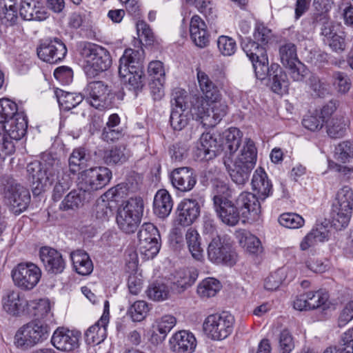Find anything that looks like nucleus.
Returning <instances> with one entry per match:
<instances>
[{"label": "nucleus", "mask_w": 353, "mask_h": 353, "mask_svg": "<svg viewBox=\"0 0 353 353\" xmlns=\"http://www.w3.org/2000/svg\"><path fill=\"white\" fill-rule=\"evenodd\" d=\"M27 172L34 196L40 195L54 184L52 194L54 201L62 198L72 183L68 174L61 172L59 160L49 153L43 154L41 161L28 163Z\"/></svg>", "instance_id": "1"}, {"label": "nucleus", "mask_w": 353, "mask_h": 353, "mask_svg": "<svg viewBox=\"0 0 353 353\" xmlns=\"http://www.w3.org/2000/svg\"><path fill=\"white\" fill-rule=\"evenodd\" d=\"M232 157L223 156V164L232 181L239 185H244L256 162L257 150L254 141L251 139L246 141L234 161Z\"/></svg>", "instance_id": "2"}, {"label": "nucleus", "mask_w": 353, "mask_h": 353, "mask_svg": "<svg viewBox=\"0 0 353 353\" xmlns=\"http://www.w3.org/2000/svg\"><path fill=\"white\" fill-rule=\"evenodd\" d=\"M78 51L86 63L84 71L88 78H94L99 73L108 70L112 65L110 52L101 46L82 41L78 45Z\"/></svg>", "instance_id": "3"}, {"label": "nucleus", "mask_w": 353, "mask_h": 353, "mask_svg": "<svg viewBox=\"0 0 353 353\" xmlns=\"http://www.w3.org/2000/svg\"><path fill=\"white\" fill-rule=\"evenodd\" d=\"M0 192L4 203L15 214L25 211L30 202L29 190L8 175L0 179Z\"/></svg>", "instance_id": "4"}, {"label": "nucleus", "mask_w": 353, "mask_h": 353, "mask_svg": "<svg viewBox=\"0 0 353 353\" xmlns=\"http://www.w3.org/2000/svg\"><path fill=\"white\" fill-rule=\"evenodd\" d=\"M3 134L0 132V160L3 161L7 156L11 155L15 151L13 142L19 141L26 134L28 129V119L23 112H20L3 125Z\"/></svg>", "instance_id": "5"}, {"label": "nucleus", "mask_w": 353, "mask_h": 353, "mask_svg": "<svg viewBox=\"0 0 353 353\" xmlns=\"http://www.w3.org/2000/svg\"><path fill=\"white\" fill-rule=\"evenodd\" d=\"M143 208L141 197L130 198L117 209L116 221L119 228L126 234L135 232L141 223Z\"/></svg>", "instance_id": "6"}, {"label": "nucleus", "mask_w": 353, "mask_h": 353, "mask_svg": "<svg viewBox=\"0 0 353 353\" xmlns=\"http://www.w3.org/2000/svg\"><path fill=\"white\" fill-rule=\"evenodd\" d=\"M50 324L34 319L23 325L14 335V344L18 347L28 348L46 341L50 334Z\"/></svg>", "instance_id": "7"}, {"label": "nucleus", "mask_w": 353, "mask_h": 353, "mask_svg": "<svg viewBox=\"0 0 353 353\" xmlns=\"http://www.w3.org/2000/svg\"><path fill=\"white\" fill-rule=\"evenodd\" d=\"M234 323V316L223 312L221 314L208 316L204 321L203 329L208 338L223 340L232 332Z\"/></svg>", "instance_id": "8"}, {"label": "nucleus", "mask_w": 353, "mask_h": 353, "mask_svg": "<svg viewBox=\"0 0 353 353\" xmlns=\"http://www.w3.org/2000/svg\"><path fill=\"white\" fill-rule=\"evenodd\" d=\"M84 91L88 95L86 100L95 108L103 110L113 107L116 94L112 91L111 86L103 81L90 82Z\"/></svg>", "instance_id": "9"}, {"label": "nucleus", "mask_w": 353, "mask_h": 353, "mask_svg": "<svg viewBox=\"0 0 353 353\" xmlns=\"http://www.w3.org/2000/svg\"><path fill=\"white\" fill-rule=\"evenodd\" d=\"M137 237L138 248L146 258H154L161 248V235L158 228L151 223H144L140 228Z\"/></svg>", "instance_id": "10"}, {"label": "nucleus", "mask_w": 353, "mask_h": 353, "mask_svg": "<svg viewBox=\"0 0 353 353\" xmlns=\"http://www.w3.org/2000/svg\"><path fill=\"white\" fill-rule=\"evenodd\" d=\"M204 202L201 193L192 194L189 198L183 199L177 205V223L183 227L191 225L200 216L201 205Z\"/></svg>", "instance_id": "11"}, {"label": "nucleus", "mask_w": 353, "mask_h": 353, "mask_svg": "<svg viewBox=\"0 0 353 353\" xmlns=\"http://www.w3.org/2000/svg\"><path fill=\"white\" fill-rule=\"evenodd\" d=\"M207 254L208 259L215 264L233 266L236 262L237 254L232 244L220 236L211 240L207 248Z\"/></svg>", "instance_id": "12"}, {"label": "nucleus", "mask_w": 353, "mask_h": 353, "mask_svg": "<svg viewBox=\"0 0 353 353\" xmlns=\"http://www.w3.org/2000/svg\"><path fill=\"white\" fill-rule=\"evenodd\" d=\"M337 200L332 224L336 230H341L348 225L352 214L353 191L347 186L343 188L337 193Z\"/></svg>", "instance_id": "13"}, {"label": "nucleus", "mask_w": 353, "mask_h": 353, "mask_svg": "<svg viewBox=\"0 0 353 353\" xmlns=\"http://www.w3.org/2000/svg\"><path fill=\"white\" fill-rule=\"evenodd\" d=\"M112 176V171L109 168L103 166L94 167L81 172V181L79 184L93 199L94 192L105 187Z\"/></svg>", "instance_id": "14"}, {"label": "nucleus", "mask_w": 353, "mask_h": 353, "mask_svg": "<svg viewBox=\"0 0 353 353\" xmlns=\"http://www.w3.org/2000/svg\"><path fill=\"white\" fill-rule=\"evenodd\" d=\"M11 276L16 286L24 290L33 289L41 277V270L32 263H21L15 266Z\"/></svg>", "instance_id": "15"}, {"label": "nucleus", "mask_w": 353, "mask_h": 353, "mask_svg": "<svg viewBox=\"0 0 353 353\" xmlns=\"http://www.w3.org/2000/svg\"><path fill=\"white\" fill-rule=\"evenodd\" d=\"M246 40L242 43V48L252 63L256 77H262L265 72L268 71L269 63L267 47L254 41L250 38Z\"/></svg>", "instance_id": "16"}, {"label": "nucleus", "mask_w": 353, "mask_h": 353, "mask_svg": "<svg viewBox=\"0 0 353 353\" xmlns=\"http://www.w3.org/2000/svg\"><path fill=\"white\" fill-rule=\"evenodd\" d=\"M126 185L123 183H119L109 189L103 194L107 200L103 199L96 205L95 214L97 219L102 221L108 220L109 217L113 214L118 199L123 198L124 194H126Z\"/></svg>", "instance_id": "17"}, {"label": "nucleus", "mask_w": 353, "mask_h": 353, "mask_svg": "<svg viewBox=\"0 0 353 353\" xmlns=\"http://www.w3.org/2000/svg\"><path fill=\"white\" fill-rule=\"evenodd\" d=\"M67 51L64 43L57 37L45 40L37 48L38 57L50 63H56L63 60Z\"/></svg>", "instance_id": "18"}, {"label": "nucleus", "mask_w": 353, "mask_h": 353, "mask_svg": "<svg viewBox=\"0 0 353 353\" xmlns=\"http://www.w3.org/2000/svg\"><path fill=\"white\" fill-rule=\"evenodd\" d=\"M81 337V334L79 331L59 327L52 336L51 343L58 350L69 353L79 348Z\"/></svg>", "instance_id": "19"}, {"label": "nucleus", "mask_w": 353, "mask_h": 353, "mask_svg": "<svg viewBox=\"0 0 353 353\" xmlns=\"http://www.w3.org/2000/svg\"><path fill=\"white\" fill-rule=\"evenodd\" d=\"M172 186L180 192L192 190L197 181L196 171L190 167H180L174 169L170 174Z\"/></svg>", "instance_id": "20"}, {"label": "nucleus", "mask_w": 353, "mask_h": 353, "mask_svg": "<svg viewBox=\"0 0 353 353\" xmlns=\"http://www.w3.org/2000/svg\"><path fill=\"white\" fill-rule=\"evenodd\" d=\"M268 77V85L276 94H282L288 91L289 87V81L286 72L277 63L268 65V71L265 72L262 77H256L259 79L263 80Z\"/></svg>", "instance_id": "21"}, {"label": "nucleus", "mask_w": 353, "mask_h": 353, "mask_svg": "<svg viewBox=\"0 0 353 353\" xmlns=\"http://www.w3.org/2000/svg\"><path fill=\"white\" fill-rule=\"evenodd\" d=\"M200 141L199 155L205 160L212 159L223 152L222 137L217 131L203 133Z\"/></svg>", "instance_id": "22"}, {"label": "nucleus", "mask_w": 353, "mask_h": 353, "mask_svg": "<svg viewBox=\"0 0 353 353\" xmlns=\"http://www.w3.org/2000/svg\"><path fill=\"white\" fill-rule=\"evenodd\" d=\"M39 257L48 274L56 275L63 272L65 262L57 250L44 246L40 248Z\"/></svg>", "instance_id": "23"}, {"label": "nucleus", "mask_w": 353, "mask_h": 353, "mask_svg": "<svg viewBox=\"0 0 353 353\" xmlns=\"http://www.w3.org/2000/svg\"><path fill=\"white\" fill-rule=\"evenodd\" d=\"M143 59L138 50L132 48L125 49L119 59V75L122 81H125L126 74L130 72L144 71Z\"/></svg>", "instance_id": "24"}, {"label": "nucleus", "mask_w": 353, "mask_h": 353, "mask_svg": "<svg viewBox=\"0 0 353 353\" xmlns=\"http://www.w3.org/2000/svg\"><path fill=\"white\" fill-rule=\"evenodd\" d=\"M259 196L251 192H242L236 200L243 218L255 219L261 212Z\"/></svg>", "instance_id": "25"}, {"label": "nucleus", "mask_w": 353, "mask_h": 353, "mask_svg": "<svg viewBox=\"0 0 353 353\" xmlns=\"http://www.w3.org/2000/svg\"><path fill=\"white\" fill-rule=\"evenodd\" d=\"M214 208L217 216L225 225L235 226L240 220V210L236 203L232 201L222 203L216 199Z\"/></svg>", "instance_id": "26"}, {"label": "nucleus", "mask_w": 353, "mask_h": 353, "mask_svg": "<svg viewBox=\"0 0 353 353\" xmlns=\"http://www.w3.org/2000/svg\"><path fill=\"white\" fill-rule=\"evenodd\" d=\"M28 303V301L18 291H9L2 298L3 310L14 316L26 314Z\"/></svg>", "instance_id": "27"}, {"label": "nucleus", "mask_w": 353, "mask_h": 353, "mask_svg": "<svg viewBox=\"0 0 353 353\" xmlns=\"http://www.w3.org/2000/svg\"><path fill=\"white\" fill-rule=\"evenodd\" d=\"M170 346L176 353H192L196 346V340L192 332L181 330L171 337Z\"/></svg>", "instance_id": "28"}, {"label": "nucleus", "mask_w": 353, "mask_h": 353, "mask_svg": "<svg viewBox=\"0 0 353 353\" xmlns=\"http://www.w3.org/2000/svg\"><path fill=\"white\" fill-rule=\"evenodd\" d=\"M251 185L252 190L256 192L263 201L272 194V184L268 174L261 167L258 168L252 176Z\"/></svg>", "instance_id": "29"}, {"label": "nucleus", "mask_w": 353, "mask_h": 353, "mask_svg": "<svg viewBox=\"0 0 353 353\" xmlns=\"http://www.w3.org/2000/svg\"><path fill=\"white\" fill-rule=\"evenodd\" d=\"M92 199L90 193L84 191L79 183V188L70 192L61 201L59 209L63 211L77 209Z\"/></svg>", "instance_id": "30"}, {"label": "nucleus", "mask_w": 353, "mask_h": 353, "mask_svg": "<svg viewBox=\"0 0 353 353\" xmlns=\"http://www.w3.org/2000/svg\"><path fill=\"white\" fill-rule=\"evenodd\" d=\"M190 33L196 46L204 48L209 43V37L205 22L198 15H194L190 21Z\"/></svg>", "instance_id": "31"}, {"label": "nucleus", "mask_w": 353, "mask_h": 353, "mask_svg": "<svg viewBox=\"0 0 353 353\" xmlns=\"http://www.w3.org/2000/svg\"><path fill=\"white\" fill-rule=\"evenodd\" d=\"M28 304L26 313L32 314L34 319L45 321L46 323L54 322L53 314L50 311V304L48 300L28 301Z\"/></svg>", "instance_id": "32"}, {"label": "nucleus", "mask_w": 353, "mask_h": 353, "mask_svg": "<svg viewBox=\"0 0 353 353\" xmlns=\"http://www.w3.org/2000/svg\"><path fill=\"white\" fill-rule=\"evenodd\" d=\"M153 204L154 214L161 219H165L172 210L173 201L168 190L161 189L157 192Z\"/></svg>", "instance_id": "33"}, {"label": "nucleus", "mask_w": 353, "mask_h": 353, "mask_svg": "<svg viewBox=\"0 0 353 353\" xmlns=\"http://www.w3.org/2000/svg\"><path fill=\"white\" fill-rule=\"evenodd\" d=\"M221 137L224 156L232 157L241 145L242 132L236 128H230Z\"/></svg>", "instance_id": "34"}, {"label": "nucleus", "mask_w": 353, "mask_h": 353, "mask_svg": "<svg viewBox=\"0 0 353 353\" xmlns=\"http://www.w3.org/2000/svg\"><path fill=\"white\" fill-rule=\"evenodd\" d=\"M73 267L81 275H89L93 270L92 262L87 252L83 250L73 251L70 254Z\"/></svg>", "instance_id": "35"}, {"label": "nucleus", "mask_w": 353, "mask_h": 353, "mask_svg": "<svg viewBox=\"0 0 353 353\" xmlns=\"http://www.w3.org/2000/svg\"><path fill=\"white\" fill-rule=\"evenodd\" d=\"M129 156L126 145L119 144L104 150L103 160L108 165H121L128 159Z\"/></svg>", "instance_id": "36"}, {"label": "nucleus", "mask_w": 353, "mask_h": 353, "mask_svg": "<svg viewBox=\"0 0 353 353\" xmlns=\"http://www.w3.org/2000/svg\"><path fill=\"white\" fill-rule=\"evenodd\" d=\"M197 79L200 88L207 101H214L220 99L221 93L219 90L204 72L198 71Z\"/></svg>", "instance_id": "37"}, {"label": "nucleus", "mask_w": 353, "mask_h": 353, "mask_svg": "<svg viewBox=\"0 0 353 353\" xmlns=\"http://www.w3.org/2000/svg\"><path fill=\"white\" fill-rule=\"evenodd\" d=\"M60 108L65 111H69L80 104L84 97L81 93L68 92L60 89L55 90Z\"/></svg>", "instance_id": "38"}, {"label": "nucleus", "mask_w": 353, "mask_h": 353, "mask_svg": "<svg viewBox=\"0 0 353 353\" xmlns=\"http://www.w3.org/2000/svg\"><path fill=\"white\" fill-rule=\"evenodd\" d=\"M186 243L192 256L196 261L203 259V248L201 246V237L194 228H189L185 234Z\"/></svg>", "instance_id": "39"}, {"label": "nucleus", "mask_w": 353, "mask_h": 353, "mask_svg": "<svg viewBox=\"0 0 353 353\" xmlns=\"http://www.w3.org/2000/svg\"><path fill=\"white\" fill-rule=\"evenodd\" d=\"M329 230L323 224L317 225L307 234L300 244L302 250H306L316 242H323L328 239Z\"/></svg>", "instance_id": "40"}, {"label": "nucleus", "mask_w": 353, "mask_h": 353, "mask_svg": "<svg viewBox=\"0 0 353 353\" xmlns=\"http://www.w3.org/2000/svg\"><path fill=\"white\" fill-rule=\"evenodd\" d=\"M307 85L314 98L323 99L330 94V83L316 74H312L310 76Z\"/></svg>", "instance_id": "41"}, {"label": "nucleus", "mask_w": 353, "mask_h": 353, "mask_svg": "<svg viewBox=\"0 0 353 353\" xmlns=\"http://www.w3.org/2000/svg\"><path fill=\"white\" fill-rule=\"evenodd\" d=\"M327 123V133L332 139L343 137L347 131L349 125L347 118L339 116L333 117Z\"/></svg>", "instance_id": "42"}, {"label": "nucleus", "mask_w": 353, "mask_h": 353, "mask_svg": "<svg viewBox=\"0 0 353 353\" xmlns=\"http://www.w3.org/2000/svg\"><path fill=\"white\" fill-rule=\"evenodd\" d=\"M176 322V319L173 316H163L153 331L152 339L155 340L157 343L164 341L167 334L173 328Z\"/></svg>", "instance_id": "43"}, {"label": "nucleus", "mask_w": 353, "mask_h": 353, "mask_svg": "<svg viewBox=\"0 0 353 353\" xmlns=\"http://www.w3.org/2000/svg\"><path fill=\"white\" fill-rule=\"evenodd\" d=\"M89 154L86 153L85 148H75L69 158V168L72 173L76 174L83 170L89 160Z\"/></svg>", "instance_id": "44"}, {"label": "nucleus", "mask_w": 353, "mask_h": 353, "mask_svg": "<svg viewBox=\"0 0 353 353\" xmlns=\"http://www.w3.org/2000/svg\"><path fill=\"white\" fill-rule=\"evenodd\" d=\"M279 54L281 62L285 67L299 60L297 56L296 46L290 41H284L280 43Z\"/></svg>", "instance_id": "45"}, {"label": "nucleus", "mask_w": 353, "mask_h": 353, "mask_svg": "<svg viewBox=\"0 0 353 353\" xmlns=\"http://www.w3.org/2000/svg\"><path fill=\"white\" fill-rule=\"evenodd\" d=\"M106 326L101 325L99 320L94 325L90 326L85 333V341L88 345H98L106 338Z\"/></svg>", "instance_id": "46"}, {"label": "nucleus", "mask_w": 353, "mask_h": 353, "mask_svg": "<svg viewBox=\"0 0 353 353\" xmlns=\"http://www.w3.org/2000/svg\"><path fill=\"white\" fill-rule=\"evenodd\" d=\"M177 275V280L174 283V290L178 293L184 292L193 285L198 277L196 270H183L179 272Z\"/></svg>", "instance_id": "47"}, {"label": "nucleus", "mask_w": 353, "mask_h": 353, "mask_svg": "<svg viewBox=\"0 0 353 353\" xmlns=\"http://www.w3.org/2000/svg\"><path fill=\"white\" fill-rule=\"evenodd\" d=\"M323 353H353V337L350 330L341 335L337 345L327 347Z\"/></svg>", "instance_id": "48"}, {"label": "nucleus", "mask_w": 353, "mask_h": 353, "mask_svg": "<svg viewBox=\"0 0 353 353\" xmlns=\"http://www.w3.org/2000/svg\"><path fill=\"white\" fill-rule=\"evenodd\" d=\"M15 102L8 99H0V123L5 125L11 121L17 114L19 113Z\"/></svg>", "instance_id": "49"}, {"label": "nucleus", "mask_w": 353, "mask_h": 353, "mask_svg": "<svg viewBox=\"0 0 353 353\" xmlns=\"http://www.w3.org/2000/svg\"><path fill=\"white\" fill-rule=\"evenodd\" d=\"M126 81H123L129 90H133L136 94L142 91L145 85V74L144 71L130 72L126 74Z\"/></svg>", "instance_id": "50"}, {"label": "nucleus", "mask_w": 353, "mask_h": 353, "mask_svg": "<svg viewBox=\"0 0 353 353\" xmlns=\"http://www.w3.org/2000/svg\"><path fill=\"white\" fill-rule=\"evenodd\" d=\"M220 282L214 278L204 279L197 288V293L201 297H212L220 290Z\"/></svg>", "instance_id": "51"}, {"label": "nucleus", "mask_w": 353, "mask_h": 353, "mask_svg": "<svg viewBox=\"0 0 353 353\" xmlns=\"http://www.w3.org/2000/svg\"><path fill=\"white\" fill-rule=\"evenodd\" d=\"M146 293L150 299L160 301L168 299L169 290L163 283L155 281L148 286Z\"/></svg>", "instance_id": "52"}, {"label": "nucleus", "mask_w": 353, "mask_h": 353, "mask_svg": "<svg viewBox=\"0 0 353 353\" xmlns=\"http://www.w3.org/2000/svg\"><path fill=\"white\" fill-rule=\"evenodd\" d=\"M306 295L307 299V308L309 310L324 306L329 299L328 293L321 290L316 292H306Z\"/></svg>", "instance_id": "53"}, {"label": "nucleus", "mask_w": 353, "mask_h": 353, "mask_svg": "<svg viewBox=\"0 0 353 353\" xmlns=\"http://www.w3.org/2000/svg\"><path fill=\"white\" fill-rule=\"evenodd\" d=\"M239 235L241 236L240 243H244V246L246 247V250L250 253L256 254L262 248L259 239L250 232L243 230Z\"/></svg>", "instance_id": "54"}, {"label": "nucleus", "mask_w": 353, "mask_h": 353, "mask_svg": "<svg viewBox=\"0 0 353 353\" xmlns=\"http://www.w3.org/2000/svg\"><path fill=\"white\" fill-rule=\"evenodd\" d=\"M279 223L288 228H299L303 225L304 219L301 216L296 213H283L279 217Z\"/></svg>", "instance_id": "55"}, {"label": "nucleus", "mask_w": 353, "mask_h": 353, "mask_svg": "<svg viewBox=\"0 0 353 353\" xmlns=\"http://www.w3.org/2000/svg\"><path fill=\"white\" fill-rule=\"evenodd\" d=\"M335 157L342 163L349 161L353 158V143L345 141L340 143L335 149Z\"/></svg>", "instance_id": "56"}, {"label": "nucleus", "mask_w": 353, "mask_h": 353, "mask_svg": "<svg viewBox=\"0 0 353 353\" xmlns=\"http://www.w3.org/2000/svg\"><path fill=\"white\" fill-rule=\"evenodd\" d=\"M149 311L147 303L144 301H137L132 304L128 310L134 321H141L143 320Z\"/></svg>", "instance_id": "57"}, {"label": "nucleus", "mask_w": 353, "mask_h": 353, "mask_svg": "<svg viewBox=\"0 0 353 353\" xmlns=\"http://www.w3.org/2000/svg\"><path fill=\"white\" fill-rule=\"evenodd\" d=\"M187 92L185 90L176 88L173 90L171 98L172 109H180L181 112H184L188 108Z\"/></svg>", "instance_id": "58"}, {"label": "nucleus", "mask_w": 353, "mask_h": 353, "mask_svg": "<svg viewBox=\"0 0 353 353\" xmlns=\"http://www.w3.org/2000/svg\"><path fill=\"white\" fill-rule=\"evenodd\" d=\"M209 102V117L214 119V122H219L227 113V105L218 100Z\"/></svg>", "instance_id": "59"}, {"label": "nucleus", "mask_w": 353, "mask_h": 353, "mask_svg": "<svg viewBox=\"0 0 353 353\" xmlns=\"http://www.w3.org/2000/svg\"><path fill=\"white\" fill-rule=\"evenodd\" d=\"M220 52L224 56H231L236 50V41L228 36H220L217 41Z\"/></svg>", "instance_id": "60"}, {"label": "nucleus", "mask_w": 353, "mask_h": 353, "mask_svg": "<svg viewBox=\"0 0 353 353\" xmlns=\"http://www.w3.org/2000/svg\"><path fill=\"white\" fill-rule=\"evenodd\" d=\"M285 68H288L291 78L295 81H303L309 73V70L300 60Z\"/></svg>", "instance_id": "61"}, {"label": "nucleus", "mask_w": 353, "mask_h": 353, "mask_svg": "<svg viewBox=\"0 0 353 353\" xmlns=\"http://www.w3.org/2000/svg\"><path fill=\"white\" fill-rule=\"evenodd\" d=\"M183 112L174 109V108L172 109L169 121L174 130L180 131L188 125V119Z\"/></svg>", "instance_id": "62"}, {"label": "nucleus", "mask_w": 353, "mask_h": 353, "mask_svg": "<svg viewBox=\"0 0 353 353\" xmlns=\"http://www.w3.org/2000/svg\"><path fill=\"white\" fill-rule=\"evenodd\" d=\"M216 194L213 197V205H215V201L219 199L222 203L230 201L232 196V190L228 184L221 181H218L214 186Z\"/></svg>", "instance_id": "63"}, {"label": "nucleus", "mask_w": 353, "mask_h": 353, "mask_svg": "<svg viewBox=\"0 0 353 353\" xmlns=\"http://www.w3.org/2000/svg\"><path fill=\"white\" fill-rule=\"evenodd\" d=\"M209 102H204L203 100H197L190 108V112L194 119L196 121L203 120L209 117Z\"/></svg>", "instance_id": "64"}]
</instances>
